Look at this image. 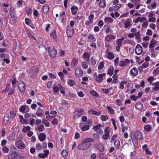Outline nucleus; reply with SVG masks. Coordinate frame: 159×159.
<instances>
[{
    "mask_svg": "<svg viewBox=\"0 0 159 159\" xmlns=\"http://www.w3.org/2000/svg\"><path fill=\"white\" fill-rule=\"evenodd\" d=\"M94 18V15L93 14L91 13L89 16L88 17V19L89 20L91 21H93V20Z\"/></svg>",
    "mask_w": 159,
    "mask_h": 159,
    "instance_id": "nucleus-59",
    "label": "nucleus"
},
{
    "mask_svg": "<svg viewBox=\"0 0 159 159\" xmlns=\"http://www.w3.org/2000/svg\"><path fill=\"white\" fill-rule=\"evenodd\" d=\"M127 83V82L125 81H123L119 84V88L120 89H122L124 88V84H125Z\"/></svg>",
    "mask_w": 159,
    "mask_h": 159,
    "instance_id": "nucleus-37",
    "label": "nucleus"
},
{
    "mask_svg": "<svg viewBox=\"0 0 159 159\" xmlns=\"http://www.w3.org/2000/svg\"><path fill=\"white\" fill-rule=\"evenodd\" d=\"M22 142V140H19L16 142L15 144L18 149H23L25 148V146Z\"/></svg>",
    "mask_w": 159,
    "mask_h": 159,
    "instance_id": "nucleus-8",
    "label": "nucleus"
},
{
    "mask_svg": "<svg viewBox=\"0 0 159 159\" xmlns=\"http://www.w3.org/2000/svg\"><path fill=\"white\" fill-rule=\"evenodd\" d=\"M70 9L72 15H74L76 14L78 10V7L76 6L75 5L71 7Z\"/></svg>",
    "mask_w": 159,
    "mask_h": 159,
    "instance_id": "nucleus-18",
    "label": "nucleus"
},
{
    "mask_svg": "<svg viewBox=\"0 0 159 159\" xmlns=\"http://www.w3.org/2000/svg\"><path fill=\"white\" fill-rule=\"evenodd\" d=\"M15 137V135L14 134H11L8 137V139L9 141H12L14 140Z\"/></svg>",
    "mask_w": 159,
    "mask_h": 159,
    "instance_id": "nucleus-51",
    "label": "nucleus"
},
{
    "mask_svg": "<svg viewBox=\"0 0 159 159\" xmlns=\"http://www.w3.org/2000/svg\"><path fill=\"white\" fill-rule=\"evenodd\" d=\"M81 65L82 68L84 69H87L88 67V65H87L86 62H85L82 61L81 63Z\"/></svg>",
    "mask_w": 159,
    "mask_h": 159,
    "instance_id": "nucleus-46",
    "label": "nucleus"
},
{
    "mask_svg": "<svg viewBox=\"0 0 159 159\" xmlns=\"http://www.w3.org/2000/svg\"><path fill=\"white\" fill-rule=\"evenodd\" d=\"M10 15H16L15 10L13 7H11L9 9Z\"/></svg>",
    "mask_w": 159,
    "mask_h": 159,
    "instance_id": "nucleus-30",
    "label": "nucleus"
},
{
    "mask_svg": "<svg viewBox=\"0 0 159 159\" xmlns=\"http://www.w3.org/2000/svg\"><path fill=\"white\" fill-rule=\"evenodd\" d=\"M106 75L105 73H103L102 74H99L97 77H96L95 79L96 81L98 83H101L102 82L103 76H106Z\"/></svg>",
    "mask_w": 159,
    "mask_h": 159,
    "instance_id": "nucleus-11",
    "label": "nucleus"
},
{
    "mask_svg": "<svg viewBox=\"0 0 159 159\" xmlns=\"http://www.w3.org/2000/svg\"><path fill=\"white\" fill-rule=\"evenodd\" d=\"M10 81L11 82L12 86L13 88H15L16 87V79L15 77L14 78L12 79H11Z\"/></svg>",
    "mask_w": 159,
    "mask_h": 159,
    "instance_id": "nucleus-38",
    "label": "nucleus"
},
{
    "mask_svg": "<svg viewBox=\"0 0 159 159\" xmlns=\"http://www.w3.org/2000/svg\"><path fill=\"white\" fill-rule=\"evenodd\" d=\"M43 110L40 108L39 107L36 112V115L38 116H41L43 114Z\"/></svg>",
    "mask_w": 159,
    "mask_h": 159,
    "instance_id": "nucleus-23",
    "label": "nucleus"
},
{
    "mask_svg": "<svg viewBox=\"0 0 159 159\" xmlns=\"http://www.w3.org/2000/svg\"><path fill=\"white\" fill-rule=\"evenodd\" d=\"M83 57L87 61H89L90 54L88 52H84L83 55Z\"/></svg>",
    "mask_w": 159,
    "mask_h": 159,
    "instance_id": "nucleus-25",
    "label": "nucleus"
},
{
    "mask_svg": "<svg viewBox=\"0 0 159 159\" xmlns=\"http://www.w3.org/2000/svg\"><path fill=\"white\" fill-rule=\"evenodd\" d=\"M75 76L78 77H82L83 76V73L82 69L78 67L75 69Z\"/></svg>",
    "mask_w": 159,
    "mask_h": 159,
    "instance_id": "nucleus-7",
    "label": "nucleus"
},
{
    "mask_svg": "<svg viewBox=\"0 0 159 159\" xmlns=\"http://www.w3.org/2000/svg\"><path fill=\"white\" fill-rule=\"evenodd\" d=\"M104 25V22L102 20H100L98 23L97 24V25L100 27H102Z\"/></svg>",
    "mask_w": 159,
    "mask_h": 159,
    "instance_id": "nucleus-63",
    "label": "nucleus"
},
{
    "mask_svg": "<svg viewBox=\"0 0 159 159\" xmlns=\"http://www.w3.org/2000/svg\"><path fill=\"white\" fill-rule=\"evenodd\" d=\"M37 128L40 132L43 131L44 129V126L43 125L41 124L38 126Z\"/></svg>",
    "mask_w": 159,
    "mask_h": 159,
    "instance_id": "nucleus-49",
    "label": "nucleus"
},
{
    "mask_svg": "<svg viewBox=\"0 0 159 159\" xmlns=\"http://www.w3.org/2000/svg\"><path fill=\"white\" fill-rule=\"evenodd\" d=\"M106 0H101L99 3V7L102 8H104L106 6Z\"/></svg>",
    "mask_w": 159,
    "mask_h": 159,
    "instance_id": "nucleus-26",
    "label": "nucleus"
},
{
    "mask_svg": "<svg viewBox=\"0 0 159 159\" xmlns=\"http://www.w3.org/2000/svg\"><path fill=\"white\" fill-rule=\"evenodd\" d=\"M88 113L92 115H94L97 116H99L101 114L100 112L96 111L93 110L92 109H91L90 110L88 111Z\"/></svg>",
    "mask_w": 159,
    "mask_h": 159,
    "instance_id": "nucleus-21",
    "label": "nucleus"
},
{
    "mask_svg": "<svg viewBox=\"0 0 159 159\" xmlns=\"http://www.w3.org/2000/svg\"><path fill=\"white\" fill-rule=\"evenodd\" d=\"M114 68L113 66H110L107 72V74L110 75H112L113 74Z\"/></svg>",
    "mask_w": 159,
    "mask_h": 159,
    "instance_id": "nucleus-28",
    "label": "nucleus"
},
{
    "mask_svg": "<svg viewBox=\"0 0 159 159\" xmlns=\"http://www.w3.org/2000/svg\"><path fill=\"white\" fill-rule=\"evenodd\" d=\"M16 110L14 108H13L10 112V116L11 118L13 117L16 116Z\"/></svg>",
    "mask_w": 159,
    "mask_h": 159,
    "instance_id": "nucleus-33",
    "label": "nucleus"
},
{
    "mask_svg": "<svg viewBox=\"0 0 159 159\" xmlns=\"http://www.w3.org/2000/svg\"><path fill=\"white\" fill-rule=\"evenodd\" d=\"M68 154V152L66 150H63L61 152V155L63 157H67Z\"/></svg>",
    "mask_w": 159,
    "mask_h": 159,
    "instance_id": "nucleus-57",
    "label": "nucleus"
},
{
    "mask_svg": "<svg viewBox=\"0 0 159 159\" xmlns=\"http://www.w3.org/2000/svg\"><path fill=\"white\" fill-rule=\"evenodd\" d=\"M10 16L11 18V20L13 23L14 24L16 23V22L17 19V15H13Z\"/></svg>",
    "mask_w": 159,
    "mask_h": 159,
    "instance_id": "nucleus-39",
    "label": "nucleus"
},
{
    "mask_svg": "<svg viewBox=\"0 0 159 159\" xmlns=\"http://www.w3.org/2000/svg\"><path fill=\"white\" fill-rule=\"evenodd\" d=\"M42 123L44 124L47 127H49L50 124L49 122L48 121L44 118H43L42 120Z\"/></svg>",
    "mask_w": 159,
    "mask_h": 159,
    "instance_id": "nucleus-44",
    "label": "nucleus"
},
{
    "mask_svg": "<svg viewBox=\"0 0 159 159\" xmlns=\"http://www.w3.org/2000/svg\"><path fill=\"white\" fill-rule=\"evenodd\" d=\"M104 21L106 23H112L113 22L114 20L110 17H107L105 18Z\"/></svg>",
    "mask_w": 159,
    "mask_h": 159,
    "instance_id": "nucleus-31",
    "label": "nucleus"
},
{
    "mask_svg": "<svg viewBox=\"0 0 159 159\" xmlns=\"http://www.w3.org/2000/svg\"><path fill=\"white\" fill-rule=\"evenodd\" d=\"M67 84L70 86L73 87L75 84V82L73 80L70 79L68 80Z\"/></svg>",
    "mask_w": 159,
    "mask_h": 159,
    "instance_id": "nucleus-29",
    "label": "nucleus"
},
{
    "mask_svg": "<svg viewBox=\"0 0 159 159\" xmlns=\"http://www.w3.org/2000/svg\"><path fill=\"white\" fill-rule=\"evenodd\" d=\"M105 134L102 136V139L107 140L109 138V131L108 128H106L104 130Z\"/></svg>",
    "mask_w": 159,
    "mask_h": 159,
    "instance_id": "nucleus-15",
    "label": "nucleus"
},
{
    "mask_svg": "<svg viewBox=\"0 0 159 159\" xmlns=\"http://www.w3.org/2000/svg\"><path fill=\"white\" fill-rule=\"evenodd\" d=\"M18 155V152L17 151H15L9 154L8 155V159H14L16 158Z\"/></svg>",
    "mask_w": 159,
    "mask_h": 159,
    "instance_id": "nucleus-9",
    "label": "nucleus"
},
{
    "mask_svg": "<svg viewBox=\"0 0 159 159\" xmlns=\"http://www.w3.org/2000/svg\"><path fill=\"white\" fill-rule=\"evenodd\" d=\"M135 107L137 110L141 111L143 108V105L142 103L139 102L136 103Z\"/></svg>",
    "mask_w": 159,
    "mask_h": 159,
    "instance_id": "nucleus-19",
    "label": "nucleus"
},
{
    "mask_svg": "<svg viewBox=\"0 0 159 159\" xmlns=\"http://www.w3.org/2000/svg\"><path fill=\"white\" fill-rule=\"evenodd\" d=\"M9 119L10 118L9 116L7 115L4 116L3 118V122L5 125H6L7 124Z\"/></svg>",
    "mask_w": 159,
    "mask_h": 159,
    "instance_id": "nucleus-32",
    "label": "nucleus"
},
{
    "mask_svg": "<svg viewBox=\"0 0 159 159\" xmlns=\"http://www.w3.org/2000/svg\"><path fill=\"white\" fill-rule=\"evenodd\" d=\"M103 29L105 30V33L106 34L109 33L111 30L110 25L108 24L105 25Z\"/></svg>",
    "mask_w": 159,
    "mask_h": 159,
    "instance_id": "nucleus-20",
    "label": "nucleus"
},
{
    "mask_svg": "<svg viewBox=\"0 0 159 159\" xmlns=\"http://www.w3.org/2000/svg\"><path fill=\"white\" fill-rule=\"evenodd\" d=\"M43 11L45 13H47L49 10V6L48 4H45L43 7Z\"/></svg>",
    "mask_w": 159,
    "mask_h": 159,
    "instance_id": "nucleus-35",
    "label": "nucleus"
},
{
    "mask_svg": "<svg viewBox=\"0 0 159 159\" xmlns=\"http://www.w3.org/2000/svg\"><path fill=\"white\" fill-rule=\"evenodd\" d=\"M116 38V36L111 35H108L105 38V41L107 42H110L112 40L115 39Z\"/></svg>",
    "mask_w": 159,
    "mask_h": 159,
    "instance_id": "nucleus-13",
    "label": "nucleus"
},
{
    "mask_svg": "<svg viewBox=\"0 0 159 159\" xmlns=\"http://www.w3.org/2000/svg\"><path fill=\"white\" fill-rule=\"evenodd\" d=\"M52 125H57L58 123V120L57 118H54L51 121Z\"/></svg>",
    "mask_w": 159,
    "mask_h": 159,
    "instance_id": "nucleus-53",
    "label": "nucleus"
},
{
    "mask_svg": "<svg viewBox=\"0 0 159 159\" xmlns=\"http://www.w3.org/2000/svg\"><path fill=\"white\" fill-rule=\"evenodd\" d=\"M74 31L73 27L68 26L67 27L66 33L67 36L69 37H71L73 35Z\"/></svg>",
    "mask_w": 159,
    "mask_h": 159,
    "instance_id": "nucleus-4",
    "label": "nucleus"
},
{
    "mask_svg": "<svg viewBox=\"0 0 159 159\" xmlns=\"http://www.w3.org/2000/svg\"><path fill=\"white\" fill-rule=\"evenodd\" d=\"M2 151L5 153H7L9 152V149L6 146H3L2 149Z\"/></svg>",
    "mask_w": 159,
    "mask_h": 159,
    "instance_id": "nucleus-56",
    "label": "nucleus"
},
{
    "mask_svg": "<svg viewBox=\"0 0 159 159\" xmlns=\"http://www.w3.org/2000/svg\"><path fill=\"white\" fill-rule=\"evenodd\" d=\"M152 129V126L149 125H146L144 127V129L146 132L150 131Z\"/></svg>",
    "mask_w": 159,
    "mask_h": 159,
    "instance_id": "nucleus-41",
    "label": "nucleus"
},
{
    "mask_svg": "<svg viewBox=\"0 0 159 159\" xmlns=\"http://www.w3.org/2000/svg\"><path fill=\"white\" fill-rule=\"evenodd\" d=\"M35 148L37 150L39 151L42 149V147L40 143H38L36 144Z\"/></svg>",
    "mask_w": 159,
    "mask_h": 159,
    "instance_id": "nucleus-52",
    "label": "nucleus"
},
{
    "mask_svg": "<svg viewBox=\"0 0 159 159\" xmlns=\"http://www.w3.org/2000/svg\"><path fill=\"white\" fill-rule=\"evenodd\" d=\"M50 36L51 38H52L54 39H57V35L56 31L55 30H53L52 31L50 34Z\"/></svg>",
    "mask_w": 159,
    "mask_h": 159,
    "instance_id": "nucleus-27",
    "label": "nucleus"
},
{
    "mask_svg": "<svg viewBox=\"0 0 159 159\" xmlns=\"http://www.w3.org/2000/svg\"><path fill=\"white\" fill-rule=\"evenodd\" d=\"M138 73V69L135 67H134L130 71V75L132 76H136Z\"/></svg>",
    "mask_w": 159,
    "mask_h": 159,
    "instance_id": "nucleus-12",
    "label": "nucleus"
},
{
    "mask_svg": "<svg viewBox=\"0 0 159 159\" xmlns=\"http://www.w3.org/2000/svg\"><path fill=\"white\" fill-rule=\"evenodd\" d=\"M25 24L28 25L30 23L31 20L30 18H26L25 19Z\"/></svg>",
    "mask_w": 159,
    "mask_h": 159,
    "instance_id": "nucleus-64",
    "label": "nucleus"
},
{
    "mask_svg": "<svg viewBox=\"0 0 159 159\" xmlns=\"http://www.w3.org/2000/svg\"><path fill=\"white\" fill-rule=\"evenodd\" d=\"M94 57H92L90 59L91 64L92 65H94L96 64V60L94 59Z\"/></svg>",
    "mask_w": 159,
    "mask_h": 159,
    "instance_id": "nucleus-55",
    "label": "nucleus"
},
{
    "mask_svg": "<svg viewBox=\"0 0 159 159\" xmlns=\"http://www.w3.org/2000/svg\"><path fill=\"white\" fill-rule=\"evenodd\" d=\"M25 84L22 81L20 82L18 84V88L19 91L21 93H24L25 90Z\"/></svg>",
    "mask_w": 159,
    "mask_h": 159,
    "instance_id": "nucleus-6",
    "label": "nucleus"
},
{
    "mask_svg": "<svg viewBox=\"0 0 159 159\" xmlns=\"http://www.w3.org/2000/svg\"><path fill=\"white\" fill-rule=\"evenodd\" d=\"M94 139L92 138H88L84 139L81 141V143L78 146V149L83 150L89 148L91 146L90 142H93Z\"/></svg>",
    "mask_w": 159,
    "mask_h": 159,
    "instance_id": "nucleus-1",
    "label": "nucleus"
},
{
    "mask_svg": "<svg viewBox=\"0 0 159 159\" xmlns=\"http://www.w3.org/2000/svg\"><path fill=\"white\" fill-rule=\"evenodd\" d=\"M153 73L155 75H157L159 74V67H157L153 71Z\"/></svg>",
    "mask_w": 159,
    "mask_h": 159,
    "instance_id": "nucleus-58",
    "label": "nucleus"
},
{
    "mask_svg": "<svg viewBox=\"0 0 159 159\" xmlns=\"http://www.w3.org/2000/svg\"><path fill=\"white\" fill-rule=\"evenodd\" d=\"M30 127L29 126H28L26 127H25L23 128V129H22V131L24 133L26 132V131H30Z\"/></svg>",
    "mask_w": 159,
    "mask_h": 159,
    "instance_id": "nucleus-54",
    "label": "nucleus"
},
{
    "mask_svg": "<svg viewBox=\"0 0 159 159\" xmlns=\"http://www.w3.org/2000/svg\"><path fill=\"white\" fill-rule=\"evenodd\" d=\"M88 38L89 39L93 40L94 41H96V39L94 34H90L88 35Z\"/></svg>",
    "mask_w": 159,
    "mask_h": 159,
    "instance_id": "nucleus-48",
    "label": "nucleus"
},
{
    "mask_svg": "<svg viewBox=\"0 0 159 159\" xmlns=\"http://www.w3.org/2000/svg\"><path fill=\"white\" fill-rule=\"evenodd\" d=\"M157 41L154 39H152L150 41V43L149 45V48H153L154 47V45L156 43Z\"/></svg>",
    "mask_w": 159,
    "mask_h": 159,
    "instance_id": "nucleus-36",
    "label": "nucleus"
},
{
    "mask_svg": "<svg viewBox=\"0 0 159 159\" xmlns=\"http://www.w3.org/2000/svg\"><path fill=\"white\" fill-rule=\"evenodd\" d=\"M104 67V61H101L98 65V69L99 70L102 69Z\"/></svg>",
    "mask_w": 159,
    "mask_h": 159,
    "instance_id": "nucleus-42",
    "label": "nucleus"
},
{
    "mask_svg": "<svg viewBox=\"0 0 159 159\" xmlns=\"http://www.w3.org/2000/svg\"><path fill=\"white\" fill-rule=\"evenodd\" d=\"M135 53L138 55L141 54L143 52V48L139 44H137L135 49Z\"/></svg>",
    "mask_w": 159,
    "mask_h": 159,
    "instance_id": "nucleus-10",
    "label": "nucleus"
},
{
    "mask_svg": "<svg viewBox=\"0 0 159 159\" xmlns=\"http://www.w3.org/2000/svg\"><path fill=\"white\" fill-rule=\"evenodd\" d=\"M135 136L137 139L139 140L143 138L142 133L139 130L137 131L136 132Z\"/></svg>",
    "mask_w": 159,
    "mask_h": 159,
    "instance_id": "nucleus-16",
    "label": "nucleus"
},
{
    "mask_svg": "<svg viewBox=\"0 0 159 159\" xmlns=\"http://www.w3.org/2000/svg\"><path fill=\"white\" fill-rule=\"evenodd\" d=\"M124 24L125 28L129 29V27L132 25V20L129 18L127 19L124 21Z\"/></svg>",
    "mask_w": 159,
    "mask_h": 159,
    "instance_id": "nucleus-5",
    "label": "nucleus"
},
{
    "mask_svg": "<svg viewBox=\"0 0 159 159\" xmlns=\"http://www.w3.org/2000/svg\"><path fill=\"white\" fill-rule=\"evenodd\" d=\"M46 138V135L43 133H41L38 136L39 140L41 142L43 141Z\"/></svg>",
    "mask_w": 159,
    "mask_h": 159,
    "instance_id": "nucleus-17",
    "label": "nucleus"
},
{
    "mask_svg": "<svg viewBox=\"0 0 159 159\" xmlns=\"http://www.w3.org/2000/svg\"><path fill=\"white\" fill-rule=\"evenodd\" d=\"M100 118L101 120L103 121H105L108 120V117L106 115H101L100 116Z\"/></svg>",
    "mask_w": 159,
    "mask_h": 159,
    "instance_id": "nucleus-50",
    "label": "nucleus"
},
{
    "mask_svg": "<svg viewBox=\"0 0 159 159\" xmlns=\"http://www.w3.org/2000/svg\"><path fill=\"white\" fill-rule=\"evenodd\" d=\"M90 94L93 96L96 97H98L99 96V95L94 90L90 91Z\"/></svg>",
    "mask_w": 159,
    "mask_h": 159,
    "instance_id": "nucleus-47",
    "label": "nucleus"
},
{
    "mask_svg": "<svg viewBox=\"0 0 159 159\" xmlns=\"http://www.w3.org/2000/svg\"><path fill=\"white\" fill-rule=\"evenodd\" d=\"M78 64V60L76 59H73L72 61L71 65L73 67H76Z\"/></svg>",
    "mask_w": 159,
    "mask_h": 159,
    "instance_id": "nucleus-34",
    "label": "nucleus"
},
{
    "mask_svg": "<svg viewBox=\"0 0 159 159\" xmlns=\"http://www.w3.org/2000/svg\"><path fill=\"white\" fill-rule=\"evenodd\" d=\"M116 104L118 106H120L122 105V103L121 101L119 99H117L116 100Z\"/></svg>",
    "mask_w": 159,
    "mask_h": 159,
    "instance_id": "nucleus-62",
    "label": "nucleus"
},
{
    "mask_svg": "<svg viewBox=\"0 0 159 159\" xmlns=\"http://www.w3.org/2000/svg\"><path fill=\"white\" fill-rule=\"evenodd\" d=\"M90 126L88 125H86L82 127L81 129V130L83 131H86L89 129Z\"/></svg>",
    "mask_w": 159,
    "mask_h": 159,
    "instance_id": "nucleus-45",
    "label": "nucleus"
},
{
    "mask_svg": "<svg viewBox=\"0 0 159 159\" xmlns=\"http://www.w3.org/2000/svg\"><path fill=\"white\" fill-rule=\"evenodd\" d=\"M49 54L52 58L55 57L57 54V51L55 48L52 46H50L48 48Z\"/></svg>",
    "mask_w": 159,
    "mask_h": 159,
    "instance_id": "nucleus-2",
    "label": "nucleus"
},
{
    "mask_svg": "<svg viewBox=\"0 0 159 159\" xmlns=\"http://www.w3.org/2000/svg\"><path fill=\"white\" fill-rule=\"evenodd\" d=\"M149 66V62H145L139 67V70H141L143 69H145L148 67Z\"/></svg>",
    "mask_w": 159,
    "mask_h": 159,
    "instance_id": "nucleus-22",
    "label": "nucleus"
},
{
    "mask_svg": "<svg viewBox=\"0 0 159 159\" xmlns=\"http://www.w3.org/2000/svg\"><path fill=\"white\" fill-rule=\"evenodd\" d=\"M111 121L112 122V123L114 127V129L116 130L117 129V127L116 126V121L115 119L113 118H112L111 119Z\"/></svg>",
    "mask_w": 159,
    "mask_h": 159,
    "instance_id": "nucleus-61",
    "label": "nucleus"
},
{
    "mask_svg": "<svg viewBox=\"0 0 159 159\" xmlns=\"http://www.w3.org/2000/svg\"><path fill=\"white\" fill-rule=\"evenodd\" d=\"M106 53L107 57L109 60H112L114 58V55L113 53L111 52H109L108 50H106Z\"/></svg>",
    "mask_w": 159,
    "mask_h": 159,
    "instance_id": "nucleus-14",
    "label": "nucleus"
},
{
    "mask_svg": "<svg viewBox=\"0 0 159 159\" xmlns=\"http://www.w3.org/2000/svg\"><path fill=\"white\" fill-rule=\"evenodd\" d=\"M107 108L108 110L109 113L111 114H113L114 113V110L110 107L109 105L107 106Z\"/></svg>",
    "mask_w": 159,
    "mask_h": 159,
    "instance_id": "nucleus-40",
    "label": "nucleus"
},
{
    "mask_svg": "<svg viewBox=\"0 0 159 159\" xmlns=\"http://www.w3.org/2000/svg\"><path fill=\"white\" fill-rule=\"evenodd\" d=\"M114 144L116 148H119L120 145V140L118 139H116L114 142Z\"/></svg>",
    "mask_w": 159,
    "mask_h": 159,
    "instance_id": "nucleus-43",
    "label": "nucleus"
},
{
    "mask_svg": "<svg viewBox=\"0 0 159 159\" xmlns=\"http://www.w3.org/2000/svg\"><path fill=\"white\" fill-rule=\"evenodd\" d=\"M96 148L101 152H102L104 151L103 146L100 143L97 144Z\"/></svg>",
    "mask_w": 159,
    "mask_h": 159,
    "instance_id": "nucleus-24",
    "label": "nucleus"
},
{
    "mask_svg": "<svg viewBox=\"0 0 159 159\" xmlns=\"http://www.w3.org/2000/svg\"><path fill=\"white\" fill-rule=\"evenodd\" d=\"M101 124H99L95 126H93V129L94 131L97 133L98 134H100L103 133V131L101 128Z\"/></svg>",
    "mask_w": 159,
    "mask_h": 159,
    "instance_id": "nucleus-3",
    "label": "nucleus"
},
{
    "mask_svg": "<svg viewBox=\"0 0 159 159\" xmlns=\"http://www.w3.org/2000/svg\"><path fill=\"white\" fill-rule=\"evenodd\" d=\"M25 107L23 105H22L19 108V110L20 112H23L24 111H25Z\"/></svg>",
    "mask_w": 159,
    "mask_h": 159,
    "instance_id": "nucleus-60",
    "label": "nucleus"
}]
</instances>
